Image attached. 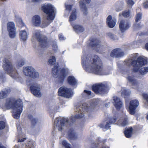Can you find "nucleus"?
Masks as SVG:
<instances>
[{"label": "nucleus", "mask_w": 148, "mask_h": 148, "mask_svg": "<svg viewBox=\"0 0 148 148\" xmlns=\"http://www.w3.org/2000/svg\"><path fill=\"white\" fill-rule=\"evenodd\" d=\"M95 101L93 100L90 106L87 103H84L82 105L78 106L76 107L75 115L72 116L69 119L58 117L55 120L54 125L59 131H61L65 127L68 128L67 138L71 139H75L77 134L75 132L73 129V123L76 119L82 118L84 116V112L91 111L95 105Z\"/></svg>", "instance_id": "nucleus-1"}, {"label": "nucleus", "mask_w": 148, "mask_h": 148, "mask_svg": "<svg viewBox=\"0 0 148 148\" xmlns=\"http://www.w3.org/2000/svg\"><path fill=\"white\" fill-rule=\"evenodd\" d=\"M81 63L86 72L100 75H106L111 73V70L104 69L102 62L99 57L96 55L87 54L84 51L82 56Z\"/></svg>", "instance_id": "nucleus-2"}, {"label": "nucleus", "mask_w": 148, "mask_h": 148, "mask_svg": "<svg viewBox=\"0 0 148 148\" xmlns=\"http://www.w3.org/2000/svg\"><path fill=\"white\" fill-rule=\"evenodd\" d=\"M138 56L137 53L131 55L129 59L125 61L123 65L118 66L120 72L124 74L123 70L127 69V68L131 65L134 67L133 71L135 72H137L139 71L140 67L146 65L147 63V59L143 56H140L136 60H135Z\"/></svg>", "instance_id": "nucleus-3"}, {"label": "nucleus", "mask_w": 148, "mask_h": 148, "mask_svg": "<svg viewBox=\"0 0 148 148\" xmlns=\"http://www.w3.org/2000/svg\"><path fill=\"white\" fill-rule=\"evenodd\" d=\"M5 106L7 109L12 108V115L14 118H20L23 110V103L21 99L15 100L13 98H8Z\"/></svg>", "instance_id": "nucleus-4"}, {"label": "nucleus", "mask_w": 148, "mask_h": 148, "mask_svg": "<svg viewBox=\"0 0 148 148\" xmlns=\"http://www.w3.org/2000/svg\"><path fill=\"white\" fill-rule=\"evenodd\" d=\"M43 12L46 14L47 18L44 19L39 27L45 28L48 26L53 21L55 17V8L51 4H48L42 6Z\"/></svg>", "instance_id": "nucleus-5"}, {"label": "nucleus", "mask_w": 148, "mask_h": 148, "mask_svg": "<svg viewBox=\"0 0 148 148\" xmlns=\"http://www.w3.org/2000/svg\"><path fill=\"white\" fill-rule=\"evenodd\" d=\"M69 72V70L68 68L65 67L61 69L58 63L55 64L54 67L52 69L53 76L58 78L60 83L63 82Z\"/></svg>", "instance_id": "nucleus-6"}, {"label": "nucleus", "mask_w": 148, "mask_h": 148, "mask_svg": "<svg viewBox=\"0 0 148 148\" xmlns=\"http://www.w3.org/2000/svg\"><path fill=\"white\" fill-rule=\"evenodd\" d=\"M3 67L4 70L13 78L18 81L21 79L9 60L4 59L3 60Z\"/></svg>", "instance_id": "nucleus-7"}, {"label": "nucleus", "mask_w": 148, "mask_h": 148, "mask_svg": "<svg viewBox=\"0 0 148 148\" xmlns=\"http://www.w3.org/2000/svg\"><path fill=\"white\" fill-rule=\"evenodd\" d=\"M92 89L95 93L103 95L107 92L109 88L107 83H99L93 85Z\"/></svg>", "instance_id": "nucleus-8"}, {"label": "nucleus", "mask_w": 148, "mask_h": 148, "mask_svg": "<svg viewBox=\"0 0 148 148\" xmlns=\"http://www.w3.org/2000/svg\"><path fill=\"white\" fill-rule=\"evenodd\" d=\"M23 71L24 74L26 76H29L34 79L39 77L38 73L32 66L24 67Z\"/></svg>", "instance_id": "nucleus-9"}, {"label": "nucleus", "mask_w": 148, "mask_h": 148, "mask_svg": "<svg viewBox=\"0 0 148 148\" xmlns=\"http://www.w3.org/2000/svg\"><path fill=\"white\" fill-rule=\"evenodd\" d=\"M33 37L39 42L41 46L43 48L46 47L48 45L47 38L42 37L40 34V32L38 30H34L33 32Z\"/></svg>", "instance_id": "nucleus-10"}, {"label": "nucleus", "mask_w": 148, "mask_h": 148, "mask_svg": "<svg viewBox=\"0 0 148 148\" xmlns=\"http://www.w3.org/2000/svg\"><path fill=\"white\" fill-rule=\"evenodd\" d=\"M58 94L60 96L69 98L73 96V93L71 89L62 86L59 88Z\"/></svg>", "instance_id": "nucleus-11"}, {"label": "nucleus", "mask_w": 148, "mask_h": 148, "mask_svg": "<svg viewBox=\"0 0 148 148\" xmlns=\"http://www.w3.org/2000/svg\"><path fill=\"white\" fill-rule=\"evenodd\" d=\"M89 45L93 49L99 53L100 50L103 48V46L101 44L100 40L95 38L91 39Z\"/></svg>", "instance_id": "nucleus-12"}, {"label": "nucleus", "mask_w": 148, "mask_h": 148, "mask_svg": "<svg viewBox=\"0 0 148 148\" xmlns=\"http://www.w3.org/2000/svg\"><path fill=\"white\" fill-rule=\"evenodd\" d=\"M32 93L37 97H40L41 96L40 91V85L36 83H33L30 87Z\"/></svg>", "instance_id": "nucleus-13"}, {"label": "nucleus", "mask_w": 148, "mask_h": 148, "mask_svg": "<svg viewBox=\"0 0 148 148\" xmlns=\"http://www.w3.org/2000/svg\"><path fill=\"white\" fill-rule=\"evenodd\" d=\"M7 29L10 37L11 38H14L16 36V33L14 23L12 22L8 23L7 25Z\"/></svg>", "instance_id": "nucleus-14"}, {"label": "nucleus", "mask_w": 148, "mask_h": 148, "mask_svg": "<svg viewBox=\"0 0 148 148\" xmlns=\"http://www.w3.org/2000/svg\"><path fill=\"white\" fill-rule=\"evenodd\" d=\"M139 104V101L135 99L131 101L130 103L129 106V112L131 115H134L135 112V110Z\"/></svg>", "instance_id": "nucleus-15"}, {"label": "nucleus", "mask_w": 148, "mask_h": 148, "mask_svg": "<svg viewBox=\"0 0 148 148\" xmlns=\"http://www.w3.org/2000/svg\"><path fill=\"white\" fill-rule=\"evenodd\" d=\"M130 26V22L127 20H122L120 21L119 27L120 30L122 32H124Z\"/></svg>", "instance_id": "nucleus-16"}, {"label": "nucleus", "mask_w": 148, "mask_h": 148, "mask_svg": "<svg viewBox=\"0 0 148 148\" xmlns=\"http://www.w3.org/2000/svg\"><path fill=\"white\" fill-rule=\"evenodd\" d=\"M128 118L125 113H123L120 119L116 123L120 126H124L128 124Z\"/></svg>", "instance_id": "nucleus-17"}, {"label": "nucleus", "mask_w": 148, "mask_h": 148, "mask_svg": "<svg viewBox=\"0 0 148 148\" xmlns=\"http://www.w3.org/2000/svg\"><path fill=\"white\" fill-rule=\"evenodd\" d=\"M124 54V53L121 49L116 48L112 51L110 56L112 57L119 58L122 57Z\"/></svg>", "instance_id": "nucleus-18"}, {"label": "nucleus", "mask_w": 148, "mask_h": 148, "mask_svg": "<svg viewBox=\"0 0 148 148\" xmlns=\"http://www.w3.org/2000/svg\"><path fill=\"white\" fill-rule=\"evenodd\" d=\"M113 103L116 109L119 110L123 106L122 101L119 98L116 96L113 97Z\"/></svg>", "instance_id": "nucleus-19"}, {"label": "nucleus", "mask_w": 148, "mask_h": 148, "mask_svg": "<svg viewBox=\"0 0 148 148\" xmlns=\"http://www.w3.org/2000/svg\"><path fill=\"white\" fill-rule=\"evenodd\" d=\"M91 0H80L79 6L84 15H86L88 13L87 8L86 6L85 3H89Z\"/></svg>", "instance_id": "nucleus-20"}, {"label": "nucleus", "mask_w": 148, "mask_h": 148, "mask_svg": "<svg viewBox=\"0 0 148 148\" xmlns=\"http://www.w3.org/2000/svg\"><path fill=\"white\" fill-rule=\"evenodd\" d=\"M116 121V117L115 116H114L109 118V121L106 122L105 126L101 124H100V126L102 128L105 127L106 129H108L110 128V125L114 124Z\"/></svg>", "instance_id": "nucleus-21"}, {"label": "nucleus", "mask_w": 148, "mask_h": 148, "mask_svg": "<svg viewBox=\"0 0 148 148\" xmlns=\"http://www.w3.org/2000/svg\"><path fill=\"white\" fill-rule=\"evenodd\" d=\"M116 22V19H112V17L111 15L108 16L107 18V23L108 26L110 28L113 27L115 25Z\"/></svg>", "instance_id": "nucleus-22"}, {"label": "nucleus", "mask_w": 148, "mask_h": 148, "mask_svg": "<svg viewBox=\"0 0 148 148\" xmlns=\"http://www.w3.org/2000/svg\"><path fill=\"white\" fill-rule=\"evenodd\" d=\"M127 79L132 84L133 88L136 89H138V83L134 78L133 76H128L127 77Z\"/></svg>", "instance_id": "nucleus-23"}, {"label": "nucleus", "mask_w": 148, "mask_h": 148, "mask_svg": "<svg viewBox=\"0 0 148 148\" xmlns=\"http://www.w3.org/2000/svg\"><path fill=\"white\" fill-rule=\"evenodd\" d=\"M32 22L35 26H39L41 23L40 17L38 15L34 16L32 19Z\"/></svg>", "instance_id": "nucleus-24"}, {"label": "nucleus", "mask_w": 148, "mask_h": 148, "mask_svg": "<svg viewBox=\"0 0 148 148\" xmlns=\"http://www.w3.org/2000/svg\"><path fill=\"white\" fill-rule=\"evenodd\" d=\"M76 13V9L74 8L73 9L69 19V21L71 22V23L72 24H73L72 22L76 19L77 18Z\"/></svg>", "instance_id": "nucleus-25"}, {"label": "nucleus", "mask_w": 148, "mask_h": 148, "mask_svg": "<svg viewBox=\"0 0 148 148\" xmlns=\"http://www.w3.org/2000/svg\"><path fill=\"white\" fill-rule=\"evenodd\" d=\"M28 34L25 30H21L19 33L20 39L23 41H25L28 38Z\"/></svg>", "instance_id": "nucleus-26"}, {"label": "nucleus", "mask_w": 148, "mask_h": 148, "mask_svg": "<svg viewBox=\"0 0 148 148\" xmlns=\"http://www.w3.org/2000/svg\"><path fill=\"white\" fill-rule=\"evenodd\" d=\"M67 82L69 84L72 86L76 85L77 82V80L74 77L72 76L68 77Z\"/></svg>", "instance_id": "nucleus-27"}, {"label": "nucleus", "mask_w": 148, "mask_h": 148, "mask_svg": "<svg viewBox=\"0 0 148 148\" xmlns=\"http://www.w3.org/2000/svg\"><path fill=\"white\" fill-rule=\"evenodd\" d=\"M71 25L73 27L74 30L77 32H82L84 31V28L82 26L79 25H74L73 24H72Z\"/></svg>", "instance_id": "nucleus-28"}, {"label": "nucleus", "mask_w": 148, "mask_h": 148, "mask_svg": "<svg viewBox=\"0 0 148 148\" xmlns=\"http://www.w3.org/2000/svg\"><path fill=\"white\" fill-rule=\"evenodd\" d=\"M11 91L10 88L5 90V91L2 90L0 92V99H3L6 97L8 94Z\"/></svg>", "instance_id": "nucleus-29"}, {"label": "nucleus", "mask_w": 148, "mask_h": 148, "mask_svg": "<svg viewBox=\"0 0 148 148\" xmlns=\"http://www.w3.org/2000/svg\"><path fill=\"white\" fill-rule=\"evenodd\" d=\"M91 92L90 90H84L82 94V96L86 99H89L91 97Z\"/></svg>", "instance_id": "nucleus-30"}, {"label": "nucleus", "mask_w": 148, "mask_h": 148, "mask_svg": "<svg viewBox=\"0 0 148 148\" xmlns=\"http://www.w3.org/2000/svg\"><path fill=\"white\" fill-rule=\"evenodd\" d=\"M132 127L127 128L124 132V133L126 137L129 138L131 137L132 134Z\"/></svg>", "instance_id": "nucleus-31"}, {"label": "nucleus", "mask_w": 148, "mask_h": 148, "mask_svg": "<svg viewBox=\"0 0 148 148\" xmlns=\"http://www.w3.org/2000/svg\"><path fill=\"white\" fill-rule=\"evenodd\" d=\"M130 94V91L129 90H126L125 88L121 90V95L125 99L127 98Z\"/></svg>", "instance_id": "nucleus-32"}, {"label": "nucleus", "mask_w": 148, "mask_h": 148, "mask_svg": "<svg viewBox=\"0 0 148 148\" xmlns=\"http://www.w3.org/2000/svg\"><path fill=\"white\" fill-rule=\"evenodd\" d=\"M107 35L109 38L114 40H118L119 39V37L116 35L110 32L108 33Z\"/></svg>", "instance_id": "nucleus-33"}, {"label": "nucleus", "mask_w": 148, "mask_h": 148, "mask_svg": "<svg viewBox=\"0 0 148 148\" xmlns=\"http://www.w3.org/2000/svg\"><path fill=\"white\" fill-rule=\"evenodd\" d=\"M25 60L24 59H21L18 60L16 63L17 67H21L23 66L25 64Z\"/></svg>", "instance_id": "nucleus-34"}, {"label": "nucleus", "mask_w": 148, "mask_h": 148, "mask_svg": "<svg viewBox=\"0 0 148 148\" xmlns=\"http://www.w3.org/2000/svg\"><path fill=\"white\" fill-rule=\"evenodd\" d=\"M27 146H28V148H35L36 146L35 143L33 141L31 140L29 141L28 142ZM27 146V145H26Z\"/></svg>", "instance_id": "nucleus-35"}, {"label": "nucleus", "mask_w": 148, "mask_h": 148, "mask_svg": "<svg viewBox=\"0 0 148 148\" xmlns=\"http://www.w3.org/2000/svg\"><path fill=\"white\" fill-rule=\"evenodd\" d=\"M56 59L54 56H52L48 60L49 63L51 65H53L55 62Z\"/></svg>", "instance_id": "nucleus-36"}, {"label": "nucleus", "mask_w": 148, "mask_h": 148, "mask_svg": "<svg viewBox=\"0 0 148 148\" xmlns=\"http://www.w3.org/2000/svg\"><path fill=\"white\" fill-rule=\"evenodd\" d=\"M62 145L65 148H71V145L68 143L66 140H63L61 142Z\"/></svg>", "instance_id": "nucleus-37"}, {"label": "nucleus", "mask_w": 148, "mask_h": 148, "mask_svg": "<svg viewBox=\"0 0 148 148\" xmlns=\"http://www.w3.org/2000/svg\"><path fill=\"white\" fill-rule=\"evenodd\" d=\"M28 118L31 120L32 123L34 125L36 124L37 121V119L34 118L32 116L31 114H29L28 116Z\"/></svg>", "instance_id": "nucleus-38"}, {"label": "nucleus", "mask_w": 148, "mask_h": 148, "mask_svg": "<svg viewBox=\"0 0 148 148\" xmlns=\"http://www.w3.org/2000/svg\"><path fill=\"white\" fill-rule=\"evenodd\" d=\"M142 14L140 13L137 14L136 16V21L138 22L142 18Z\"/></svg>", "instance_id": "nucleus-39"}, {"label": "nucleus", "mask_w": 148, "mask_h": 148, "mask_svg": "<svg viewBox=\"0 0 148 148\" xmlns=\"http://www.w3.org/2000/svg\"><path fill=\"white\" fill-rule=\"evenodd\" d=\"M122 15L125 17H127L130 16V12L129 10H126L124 11L122 14Z\"/></svg>", "instance_id": "nucleus-40"}, {"label": "nucleus", "mask_w": 148, "mask_h": 148, "mask_svg": "<svg viewBox=\"0 0 148 148\" xmlns=\"http://www.w3.org/2000/svg\"><path fill=\"white\" fill-rule=\"evenodd\" d=\"M5 122L2 121H0V130L3 129L5 126Z\"/></svg>", "instance_id": "nucleus-41"}, {"label": "nucleus", "mask_w": 148, "mask_h": 148, "mask_svg": "<svg viewBox=\"0 0 148 148\" xmlns=\"http://www.w3.org/2000/svg\"><path fill=\"white\" fill-rule=\"evenodd\" d=\"M65 6L66 10L70 11L72 8V5L66 3Z\"/></svg>", "instance_id": "nucleus-42"}, {"label": "nucleus", "mask_w": 148, "mask_h": 148, "mask_svg": "<svg viewBox=\"0 0 148 148\" xmlns=\"http://www.w3.org/2000/svg\"><path fill=\"white\" fill-rule=\"evenodd\" d=\"M53 49L54 51L57 50L58 49V46L56 44V42H53L52 44Z\"/></svg>", "instance_id": "nucleus-43"}, {"label": "nucleus", "mask_w": 148, "mask_h": 148, "mask_svg": "<svg viewBox=\"0 0 148 148\" xmlns=\"http://www.w3.org/2000/svg\"><path fill=\"white\" fill-rule=\"evenodd\" d=\"M127 4L130 6H132L134 3L132 0H126Z\"/></svg>", "instance_id": "nucleus-44"}, {"label": "nucleus", "mask_w": 148, "mask_h": 148, "mask_svg": "<svg viewBox=\"0 0 148 148\" xmlns=\"http://www.w3.org/2000/svg\"><path fill=\"white\" fill-rule=\"evenodd\" d=\"M19 23L20 24V25L19 26L20 27H26V26H25V24L23 23V21L21 19L19 20Z\"/></svg>", "instance_id": "nucleus-45"}, {"label": "nucleus", "mask_w": 148, "mask_h": 148, "mask_svg": "<svg viewBox=\"0 0 148 148\" xmlns=\"http://www.w3.org/2000/svg\"><path fill=\"white\" fill-rule=\"evenodd\" d=\"M17 129L18 131V136H19V137H21V135H20V134L21 133V127L19 125L17 126Z\"/></svg>", "instance_id": "nucleus-46"}, {"label": "nucleus", "mask_w": 148, "mask_h": 148, "mask_svg": "<svg viewBox=\"0 0 148 148\" xmlns=\"http://www.w3.org/2000/svg\"><path fill=\"white\" fill-rule=\"evenodd\" d=\"M140 73L141 75H145L147 73V72L145 71V70L143 69V68H142L140 70Z\"/></svg>", "instance_id": "nucleus-47"}, {"label": "nucleus", "mask_w": 148, "mask_h": 148, "mask_svg": "<svg viewBox=\"0 0 148 148\" xmlns=\"http://www.w3.org/2000/svg\"><path fill=\"white\" fill-rule=\"evenodd\" d=\"M134 28L135 29H138L140 28V26L139 24H135L134 25Z\"/></svg>", "instance_id": "nucleus-48"}, {"label": "nucleus", "mask_w": 148, "mask_h": 148, "mask_svg": "<svg viewBox=\"0 0 148 148\" xmlns=\"http://www.w3.org/2000/svg\"><path fill=\"white\" fill-rule=\"evenodd\" d=\"M143 5L145 8H148V0L146 1L143 3Z\"/></svg>", "instance_id": "nucleus-49"}, {"label": "nucleus", "mask_w": 148, "mask_h": 148, "mask_svg": "<svg viewBox=\"0 0 148 148\" xmlns=\"http://www.w3.org/2000/svg\"><path fill=\"white\" fill-rule=\"evenodd\" d=\"M59 37L60 40H63L65 39V38H64L63 35L62 34H60L59 35Z\"/></svg>", "instance_id": "nucleus-50"}, {"label": "nucleus", "mask_w": 148, "mask_h": 148, "mask_svg": "<svg viewBox=\"0 0 148 148\" xmlns=\"http://www.w3.org/2000/svg\"><path fill=\"white\" fill-rule=\"evenodd\" d=\"M26 138H23L22 139H19L18 141L19 142H22L24 141L26 139Z\"/></svg>", "instance_id": "nucleus-51"}, {"label": "nucleus", "mask_w": 148, "mask_h": 148, "mask_svg": "<svg viewBox=\"0 0 148 148\" xmlns=\"http://www.w3.org/2000/svg\"><path fill=\"white\" fill-rule=\"evenodd\" d=\"M143 69L145 70V71L147 73L148 72V67H145L143 68Z\"/></svg>", "instance_id": "nucleus-52"}, {"label": "nucleus", "mask_w": 148, "mask_h": 148, "mask_svg": "<svg viewBox=\"0 0 148 148\" xmlns=\"http://www.w3.org/2000/svg\"><path fill=\"white\" fill-rule=\"evenodd\" d=\"M97 145H98V144L97 145L96 143L92 145V147L91 148H97V147L98 146Z\"/></svg>", "instance_id": "nucleus-53"}, {"label": "nucleus", "mask_w": 148, "mask_h": 148, "mask_svg": "<svg viewBox=\"0 0 148 148\" xmlns=\"http://www.w3.org/2000/svg\"><path fill=\"white\" fill-rule=\"evenodd\" d=\"M42 0H32V2H38L39 1H40Z\"/></svg>", "instance_id": "nucleus-54"}, {"label": "nucleus", "mask_w": 148, "mask_h": 148, "mask_svg": "<svg viewBox=\"0 0 148 148\" xmlns=\"http://www.w3.org/2000/svg\"><path fill=\"white\" fill-rule=\"evenodd\" d=\"M140 42L139 41V40L138 41H137L136 42H135L134 43V44H136V45H139V43H140Z\"/></svg>", "instance_id": "nucleus-55"}, {"label": "nucleus", "mask_w": 148, "mask_h": 148, "mask_svg": "<svg viewBox=\"0 0 148 148\" xmlns=\"http://www.w3.org/2000/svg\"><path fill=\"white\" fill-rule=\"evenodd\" d=\"M145 48L148 51V43H146L145 45Z\"/></svg>", "instance_id": "nucleus-56"}, {"label": "nucleus", "mask_w": 148, "mask_h": 148, "mask_svg": "<svg viewBox=\"0 0 148 148\" xmlns=\"http://www.w3.org/2000/svg\"><path fill=\"white\" fill-rule=\"evenodd\" d=\"M0 148H6L5 147L2 145L0 143Z\"/></svg>", "instance_id": "nucleus-57"}, {"label": "nucleus", "mask_w": 148, "mask_h": 148, "mask_svg": "<svg viewBox=\"0 0 148 148\" xmlns=\"http://www.w3.org/2000/svg\"><path fill=\"white\" fill-rule=\"evenodd\" d=\"M101 148H109V147L106 146H103Z\"/></svg>", "instance_id": "nucleus-58"}, {"label": "nucleus", "mask_w": 148, "mask_h": 148, "mask_svg": "<svg viewBox=\"0 0 148 148\" xmlns=\"http://www.w3.org/2000/svg\"><path fill=\"white\" fill-rule=\"evenodd\" d=\"M15 148H19L18 145H16L14 146Z\"/></svg>", "instance_id": "nucleus-59"}, {"label": "nucleus", "mask_w": 148, "mask_h": 148, "mask_svg": "<svg viewBox=\"0 0 148 148\" xmlns=\"http://www.w3.org/2000/svg\"><path fill=\"white\" fill-rule=\"evenodd\" d=\"M148 35V33H146L145 34H143V33H141V34H140L141 35Z\"/></svg>", "instance_id": "nucleus-60"}, {"label": "nucleus", "mask_w": 148, "mask_h": 148, "mask_svg": "<svg viewBox=\"0 0 148 148\" xmlns=\"http://www.w3.org/2000/svg\"><path fill=\"white\" fill-rule=\"evenodd\" d=\"M2 74L0 72V79H1L2 78Z\"/></svg>", "instance_id": "nucleus-61"}, {"label": "nucleus", "mask_w": 148, "mask_h": 148, "mask_svg": "<svg viewBox=\"0 0 148 148\" xmlns=\"http://www.w3.org/2000/svg\"><path fill=\"white\" fill-rule=\"evenodd\" d=\"M110 104V103H107V104H106V105H105V106H106V107H107L106 106H108V105L109 104Z\"/></svg>", "instance_id": "nucleus-62"}, {"label": "nucleus", "mask_w": 148, "mask_h": 148, "mask_svg": "<svg viewBox=\"0 0 148 148\" xmlns=\"http://www.w3.org/2000/svg\"><path fill=\"white\" fill-rule=\"evenodd\" d=\"M125 102H126V105H127V104L128 103V102L127 101L126 99H125Z\"/></svg>", "instance_id": "nucleus-63"}, {"label": "nucleus", "mask_w": 148, "mask_h": 148, "mask_svg": "<svg viewBox=\"0 0 148 148\" xmlns=\"http://www.w3.org/2000/svg\"><path fill=\"white\" fill-rule=\"evenodd\" d=\"M147 120H148V114L147 116Z\"/></svg>", "instance_id": "nucleus-64"}]
</instances>
